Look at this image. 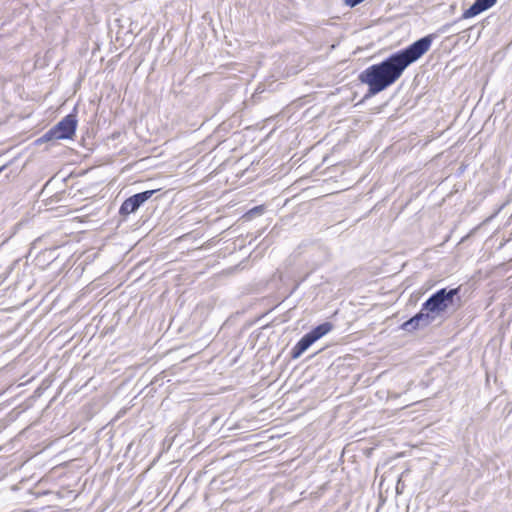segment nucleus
<instances>
[{
  "instance_id": "nucleus-1",
  "label": "nucleus",
  "mask_w": 512,
  "mask_h": 512,
  "mask_svg": "<svg viewBox=\"0 0 512 512\" xmlns=\"http://www.w3.org/2000/svg\"><path fill=\"white\" fill-rule=\"evenodd\" d=\"M432 41V35L422 37L407 48L362 71L359 80L368 85V95H376L395 83L410 64L417 61L430 49Z\"/></svg>"
},
{
  "instance_id": "nucleus-2",
  "label": "nucleus",
  "mask_w": 512,
  "mask_h": 512,
  "mask_svg": "<svg viewBox=\"0 0 512 512\" xmlns=\"http://www.w3.org/2000/svg\"><path fill=\"white\" fill-rule=\"evenodd\" d=\"M459 288H442L432 294L423 304L421 310L402 324L405 331L412 332L429 326L437 317L455 306V297Z\"/></svg>"
},
{
  "instance_id": "nucleus-3",
  "label": "nucleus",
  "mask_w": 512,
  "mask_h": 512,
  "mask_svg": "<svg viewBox=\"0 0 512 512\" xmlns=\"http://www.w3.org/2000/svg\"><path fill=\"white\" fill-rule=\"evenodd\" d=\"M77 126L76 116L69 114L64 117L55 127L50 129L45 135L46 140L51 139H71L75 134Z\"/></svg>"
},
{
  "instance_id": "nucleus-4",
  "label": "nucleus",
  "mask_w": 512,
  "mask_h": 512,
  "mask_svg": "<svg viewBox=\"0 0 512 512\" xmlns=\"http://www.w3.org/2000/svg\"><path fill=\"white\" fill-rule=\"evenodd\" d=\"M155 191L156 190H147L127 198L119 209L120 215L127 216L134 213L155 193Z\"/></svg>"
},
{
  "instance_id": "nucleus-5",
  "label": "nucleus",
  "mask_w": 512,
  "mask_h": 512,
  "mask_svg": "<svg viewBox=\"0 0 512 512\" xmlns=\"http://www.w3.org/2000/svg\"><path fill=\"white\" fill-rule=\"evenodd\" d=\"M497 0H476L467 10L462 14V19H468L477 16L478 14L491 8Z\"/></svg>"
},
{
  "instance_id": "nucleus-6",
  "label": "nucleus",
  "mask_w": 512,
  "mask_h": 512,
  "mask_svg": "<svg viewBox=\"0 0 512 512\" xmlns=\"http://www.w3.org/2000/svg\"><path fill=\"white\" fill-rule=\"evenodd\" d=\"M316 340L310 333L305 334L293 347L291 356L293 359L299 358Z\"/></svg>"
},
{
  "instance_id": "nucleus-7",
  "label": "nucleus",
  "mask_w": 512,
  "mask_h": 512,
  "mask_svg": "<svg viewBox=\"0 0 512 512\" xmlns=\"http://www.w3.org/2000/svg\"><path fill=\"white\" fill-rule=\"evenodd\" d=\"M333 329V325L332 323L330 322H325V323H322L320 325H318L317 327H315L314 329H312L309 333L313 336V338L317 341L319 340L321 337L325 336L326 334H328L331 330Z\"/></svg>"
},
{
  "instance_id": "nucleus-8",
  "label": "nucleus",
  "mask_w": 512,
  "mask_h": 512,
  "mask_svg": "<svg viewBox=\"0 0 512 512\" xmlns=\"http://www.w3.org/2000/svg\"><path fill=\"white\" fill-rule=\"evenodd\" d=\"M260 210H262V208H261V207H255V208H254V209H252L249 213L258 212V211H260Z\"/></svg>"
},
{
  "instance_id": "nucleus-9",
  "label": "nucleus",
  "mask_w": 512,
  "mask_h": 512,
  "mask_svg": "<svg viewBox=\"0 0 512 512\" xmlns=\"http://www.w3.org/2000/svg\"><path fill=\"white\" fill-rule=\"evenodd\" d=\"M452 24H446L444 27H443V31H445L446 29H448L449 27H451Z\"/></svg>"
}]
</instances>
